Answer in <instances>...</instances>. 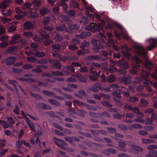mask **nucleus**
Returning <instances> with one entry per match:
<instances>
[{
	"label": "nucleus",
	"mask_w": 157,
	"mask_h": 157,
	"mask_svg": "<svg viewBox=\"0 0 157 157\" xmlns=\"http://www.w3.org/2000/svg\"><path fill=\"white\" fill-rule=\"evenodd\" d=\"M103 27L101 25L100 23L98 25L94 23H91L90 25L86 26L84 29L86 30H92L94 32L99 31L103 29Z\"/></svg>",
	"instance_id": "nucleus-1"
},
{
	"label": "nucleus",
	"mask_w": 157,
	"mask_h": 157,
	"mask_svg": "<svg viewBox=\"0 0 157 157\" xmlns=\"http://www.w3.org/2000/svg\"><path fill=\"white\" fill-rule=\"evenodd\" d=\"M134 48L135 52L138 55L147 58V52L145 51L143 47L139 45H135Z\"/></svg>",
	"instance_id": "nucleus-2"
},
{
	"label": "nucleus",
	"mask_w": 157,
	"mask_h": 157,
	"mask_svg": "<svg viewBox=\"0 0 157 157\" xmlns=\"http://www.w3.org/2000/svg\"><path fill=\"white\" fill-rule=\"evenodd\" d=\"M143 151V149L139 146L133 144L131 146L129 151L133 154H138L140 152H142Z\"/></svg>",
	"instance_id": "nucleus-3"
},
{
	"label": "nucleus",
	"mask_w": 157,
	"mask_h": 157,
	"mask_svg": "<svg viewBox=\"0 0 157 157\" xmlns=\"http://www.w3.org/2000/svg\"><path fill=\"white\" fill-rule=\"evenodd\" d=\"M56 140L55 143L59 147H60L62 149L66 150L67 147V145L65 141L61 139L54 138Z\"/></svg>",
	"instance_id": "nucleus-4"
},
{
	"label": "nucleus",
	"mask_w": 157,
	"mask_h": 157,
	"mask_svg": "<svg viewBox=\"0 0 157 157\" xmlns=\"http://www.w3.org/2000/svg\"><path fill=\"white\" fill-rule=\"evenodd\" d=\"M78 86L74 83L68 84L66 86H62V89L64 91L69 92H72L73 91V89H77Z\"/></svg>",
	"instance_id": "nucleus-5"
},
{
	"label": "nucleus",
	"mask_w": 157,
	"mask_h": 157,
	"mask_svg": "<svg viewBox=\"0 0 157 157\" xmlns=\"http://www.w3.org/2000/svg\"><path fill=\"white\" fill-rule=\"evenodd\" d=\"M131 77L129 75H128L125 77L120 78L119 81L120 82H124L125 84H130L131 81Z\"/></svg>",
	"instance_id": "nucleus-6"
},
{
	"label": "nucleus",
	"mask_w": 157,
	"mask_h": 157,
	"mask_svg": "<svg viewBox=\"0 0 157 157\" xmlns=\"http://www.w3.org/2000/svg\"><path fill=\"white\" fill-rule=\"evenodd\" d=\"M150 45L147 46V50L151 51L156 46V44H157V39H154L151 38L149 40Z\"/></svg>",
	"instance_id": "nucleus-7"
},
{
	"label": "nucleus",
	"mask_w": 157,
	"mask_h": 157,
	"mask_svg": "<svg viewBox=\"0 0 157 157\" xmlns=\"http://www.w3.org/2000/svg\"><path fill=\"white\" fill-rule=\"evenodd\" d=\"M49 62L51 64H52V68L56 69H59L61 67L60 63L56 59L50 60Z\"/></svg>",
	"instance_id": "nucleus-8"
},
{
	"label": "nucleus",
	"mask_w": 157,
	"mask_h": 157,
	"mask_svg": "<svg viewBox=\"0 0 157 157\" xmlns=\"http://www.w3.org/2000/svg\"><path fill=\"white\" fill-rule=\"evenodd\" d=\"M118 62L119 67L121 68L126 69L128 67V64L125 59H121Z\"/></svg>",
	"instance_id": "nucleus-9"
},
{
	"label": "nucleus",
	"mask_w": 157,
	"mask_h": 157,
	"mask_svg": "<svg viewBox=\"0 0 157 157\" xmlns=\"http://www.w3.org/2000/svg\"><path fill=\"white\" fill-rule=\"evenodd\" d=\"M75 95L80 99L83 98V96H86L87 94L85 91L83 90H81L78 91L77 93L75 94Z\"/></svg>",
	"instance_id": "nucleus-10"
},
{
	"label": "nucleus",
	"mask_w": 157,
	"mask_h": 157,
	"mask_svg": "<svg viewBox=\"0 0 157 157\" xmlns=\"http://www.w3.org/2000/svg\"><path fill=\"white\" fill-rule=\"evenodd\" d=\"M56 30L58 31H65L67 32L70 33L67 28L65 24L60 25L56 27Z\"/></svg>",
	"instance_id": "nucleus-11"
},
{
	"label": "nucleus",
	"mask_w": 157,
	"mask_h": 157,
	"mask_svg": "<svg viewBox=\"0 0 157 157\" xmlns=\"http://www.w3.org/2000/svg\"><path fill=\"white\" fill-rule=\"evenodd\" d=\"M16 59L14 57H10L5 60L6 65H10L13 64L16 61Z\"/></svg>",
	"instance_id": "nucleus-12"
},
{
	"label": "nucleus",
	"mask_w": 157,
	"mask_h": 157,
	"mask_svg": "<svg viewBox=\"0 0 157 157\" xmlns=\"http://www.w3.org/2000/svg\"><path fill=\"white\" fill-rule=\"evenodd\" d=\"M130 110L132 111L134 113H136L139 115H140L142 117L144 116V113L140 111L138 107H132V106L130 109Z\"/></svg>",
	"instance_id": "nucleus-13"
},
{
	"label": "nucleus",
	"mask_w": 157,
	"mask_h": 157,
	"mask_svg": "<svg viewBox=\"0 0 157 157\" xmlns=\"http://www.w3.org/2000/svg\"><path fill=\"white\" fill-rule=\"evenodd\" d=\"M10 0H5L0 4V8L5 9L10 4Z\"/></svg>",
	"instance_id": "nucleus-14"
},
{
	"label": "nucleus",
	"mask_w": 157,
	"mask_h": 157,
	"mask_svg": "<svg viewBox=\"0 0 157 157\" xmlns=\"http://www.w3.org/2000/svg\"><path fill=\"white\" fill-rule=\"evenodd\" d=\"M100 57L98 55L89 56L86 59V61H93L94 60H99Z\"/></svg>",
	"instance_id": "nucleus-15"
},
{
	"label": "nucleus",
	"mask_w": 157,
	"mask_h": 157,
	"mask_svg": "<svg viewBox=\"0 0 157 157\" xmlns=\"http://www.w3.org/2000/svg\"><path fill=\"white\" fill-rule=\"evenodd\" d=\"M90 45V43L89 41H87L86 40L84 41L82 43V45L80 46V48L83 50H85L88 52H89V51L88 49H85L86 47H89Z\"/></svg>",
	"instance_id": "nucleus-16"
},
{
	"label": "nucleus",
	"mask_w": 157,
	"mask_h": 157,
	"mask_svg": "<svg viewBox=\"0 0 157 157\" xmlns=\"http://www.w3.org/2000/svg\"><path fill=\"white\" fill-rule=\"evenodd\" d=\"M49 102L52 105H55L57 107H59L61 106L60 103L58 101L54 99H51L48 100Z\"/></svg>",
	"instance_id": "nucleus-17"
},
{
	"label": "nucleus",
	"mask_w": 157,
	"mask_h": 157,
	"mask_svg": "<svg viewBox=\"0 0 157 157\" xmlns=\"http://www.w3.org/2000/svg\"><path fill=\"white\" fill-rule=\"evenodd\" d=\"M38 33L40 34L43 39H49L50 36L49 35L47 34L46 32L44 30H40L38 31Z\"/></svg>",
	"instance_id": "nucleus-18"
},
{
	"label": "nucleus",
	"mask_w": 157,
	"mask_h": 157,
	"mask_svg": "<svg viewBox=\"0 0 157 157\" xmlns=\"http://www.w3.org/2000/svg\"><path fill=\"white\" fill-rule=\"evenodd\" d=\"M28 13V12L26 11H21V12L18 14L15 15V18L17 20L20 19L22 17L26 16Z\"/></svg>",
	"instance_id": "nucleus-19"
},
{
	"label": "nucleus",
	"mask_w": 157,
	"mask_h": 157,
	"mask_svg": "<svg viewBox=\"0 0 157 157\" xmlns=\"http://www.w3.org/2000/svg\"><path fill=\"white\" fill-rule=\"evenodd\" d=\"M41 2L39 0H33L32 1V4L34 9H38L40 5Z\"/></svg>",
	"instance_id": "nucleus-20"
},
{
	"label": "nucleus",
	"mask_w": 157,
	"mask_h": 157,
	"mask_svg": "<svg viewBox=\"0 0 157 157\" xmlns=\"http://www.w3.org/2000/svg\"><path fill=\"white\" fill-rule=\"evenodd\" d=\"M21 38V35L19 34H16L12 37V40L10 41V43L11 44H13V41H16Z\"/></svg>",
	"instance_id": "nucleus-21"
},
{
	"label": "nucleus",
	"mask_w": 157,
	"mask_h": 157,
	"mask_svg": "<svg viewBox=\"0 0 157 157\" xmlns=\"http://www.w3.org/2000/svg\"><path fill=\"white\" fill-rule=\"evenodd\" d=\"M33 26L31 22H27L24 24V28L25 29L30 30L33 28Z\"/></svg>",
	"instance_id": "nucleus-22"
},
{
	"label": "nucleus",
	"mask_w": 157,
	"mask_h": 157,
	"mask_svg": "<svg viewBox=\"0 0 157 157\" xmlns=\"http://www.w3.org/2000/svg\"><path fill=\"white\" fill-rule=\"evenodd\" d=\"M99 115L100 117L101 118H103L104 117L110 118L111 117L110 113L106 111H104L101 113H99Z\"/></svg>",
	"instance_id": "nucleus-23"
},
{
	"label": "nucleus",
	"mask_w": 157,
	"mask_h": 157,
	"mask_svg": "<svg viewBox=\"0 0 157 157\" xmlns=\"http://www.w3.org/2000/svg\"><path fill=\"white\" fill-rule=\"evenodd\" d=\"M27 124L29 126L31 129L33 131H34L35 128L34 124L32 122H31L29 118H26L25 120Z\"/></svg>",
	"instance_id": "nucleus-24"
},
{
	"label": "nucleus",
	"mask_w": 157,
	"mask_h": 157,
	"mask_svg": "<svg viewBox=\"0 0 157 157\" xmlns=\"http://www.w3.org/2000/svg\"><path fill=\"white\" fill-rule=\"evenodd\" d=\"M17 50V48L16 46H13L9 47L6 50V53L7 54L15 52Z\"/></svg>",
	"instance_id": "nucleus-25"
},
{
	"label": "nucleus",
	"mask_w": 157,
	"mask_h": 157,
	"mask_svg": "<svg viewBox=\"0 0 157 157\" xmlns=\"http://www.w3.org/2000/svg\"><path fill=\"white\" fill-rule=\"evenodd\" d=\"M144 65L149 70H150L151 68L150 67V66H152V63L151 61L146 60L144 63Z\"/></svg>",
	"instance_id": "nucleus-26"
},
{
	"label": "nucleus",
	"mask_w": 157,
	"mask_h": 157,
	"mask_svg": "<svg viewBox=\"0 0 157 157\" xmlns=\"http://www.w3.org/2000/svg\"><path fill=\"white\" fill-rule=\"evenodd\" d=\"M86 145L89 147H97L99 146V145L98 144L92 142L90 141H89L87 142H86Z\"/></svg>",
	"instance_id": "nucleus-27"
},
{
	"label": "nucleus",
	"mask_w": 157,
	"mask_h": 157,
	"mask_svg": "<svg viewBox=\"0 0 157 157\" xmlns=\"http://www.w3.org/2000/svg\"><path fill=\"white\" fill-rule=\"evenodd\" d=\"M32 4L28 2L24 4L21 8V9L25 10L30 9L32 6Z\"/></svg>",
	"instance_id": "nucleus-28"
},
{
	"label": "nucleus",
	"mask_w": 157,
	"mask_h": 157,
	"mask_svg": "<svg viewBox=\"0 0 157 157\" xmlns=\"http://www.w3.org/2000/svg\"><path fill=\"white\" fill-rule=\"evenodd\" d=\"M148 103L147 101L144 99L141 100L140 102L139 106L141 107H145L147 105Z\"/></svg>",
	"instance_id": "nucleus-29"
},
{
	"label": "nucleus",
	"mask_w": 157,
	"mask_h": 157,
	"mask_svg": "<svg viewBox=\"0 0 157 157\" xmlns=\"http://www.w3.org/2000/svg\"><path fill=\"white\" fill-rule=\"evenodd\" d=\"M53 50L56 52L59 51L61 49V45L59 44H55L52 45Z\"/></svg>",
	"instance_id": "nucleus-30"
},
{
	"label": "nucleus",
	"mask_w": 157,
	"mask_h": 157,
	"mask_svg": "<svg viewBox=\"0 0 157 157\" xmlns=\"http://www.w3.org/2000/svg\"><path fill=\"white\" fill-rule=\"evenodd\" d=\"M34 55L38 57H42L45 56V54L44 52H40L37 51H35L34 53Z\"/></svg>",
	"instance_id": "nucleus-31"
},
{
	"label": "nucleus",
	"mask_w": 157,
	"mask_h": 157,
	"mask_svg": "<svg viewBox=\"0 0 157 157\" xmlns=\"http://www.w3.org/2000/svg\"><path fill=\"white\" fill-rule=\"evenodd\" d=\"M49 12V10L46 8H43L40 10V13L41 15L44 16Z\"/></svg>",
	"instance_id": "nucleus-32"
},
{
	"label": "nucleus",
	"mask_w": 157,
	"mask_h": 157,
	"mask_svg": "<svg viewBox=\"0 0 157 157\" xmlns=\"http://www.w3.org/2000/svg\"><path fill=\"white\" fill-rule=\"evenodd\" d=\"M68 29L70 30H73L79 28V26L77 25L70 24L68 26Z\"/></svg>",
	"instance_id": "nucleus-33"
},
{
	"label": "nucleus",
	"mask_w": 157,
	"mask_h": 157,
	"mask_svg": "<svg viewBox=\"0 0 157 157\" xmlns=\"http://www.w3.org/2000/svg\"><path fill=\"white\" fill-rule=\"evenodd\" d=\"M40 105L44 109H52V107L49 105L43 103H39Z\"/></svg>",
	"instance_id": "nucleus-34"
},
{
	"label": "nucleus",
	"mask_w": 157,
	"mask_h": 157,
	"mask_svg": "<svg viewBox=\"0 0 157 157\" xmlns=\"http://www.w3.org/2000/svg\"><path fill=\"white\" fill-rule=\"evenodd\" d=\"M79 71L82 73H87L89 71L88 67L86 66H83L80 68L79 69Z\"/></svg>",
	"instance_id": "nucleus-35"
},
{
	"label": "nucleus",
	"mask_w": 157,
	"mask_h": 157,
	"mask_svg": "<svg viewBox=\"0 0 157 157\" xmlns=\"http://www.w3.org/2000/svg\"><path fill=\"white\" fill-rule=\"evenodd\" d=\"M51 73L53 75L56 76H60L64 75V74L62 72L59 71H53Z\"/></svg>",
	"instance_id": "nucleus-36"
},
{
	"label": "nucleus",
	"mask_w": 157,
	"mask_h": 157,
	"mask_svg": "<svg viewBox=\"0 0 157 157\" xmlns=\"http://www.w3.org/2000/svg\"><path fill=\"white\" fill-rule=\"evenodd\" d=\"M107 80L109 82H113L115 81V78L113 75H111L107 77Z\"/></svg>",
	"instance_id": "nucleus-37"
},
{
	"label": "nucleus",
	"mask_w": 157,
	"mask_h": 157,
	"mask_svg": "<svg viewBox=\"0 0 157 157\" xmlns=\"http://www.w3.org/2000/svg\"><path fill=\"white\" fill-rule=\"evenodd\" d=\"M139 116V117L134 120V121L136 122L144 123V121L143 118L144 117V116L143 117H141L140 115Z\"/></svg>",
	"instance_id": "nucleus-38"
},
{
	"label": "nucleus",
	"mask_w": 157,
	"mask_h": 157,
	"mask_svg": "<svg viewBox=\"0 0 157 157\" xmlns=\"http://www.w3.org/2000/svg\"><path fill=\"white\" fill-rule=\"evenodd\" d=\"M131 126L132 128V129H141L142 128V126L141 124H132L131 125Z\"/></svg>",
	"instance_id": "nucleus-39"
},
{
	"label": "nucleus",
	"mask_w": 157,
	"mask_h": 157,
	"mask_svg": "<svg viewBox=\"0 0 157 157\" xmlns=\"http://www.w3.org/2000/svg\"><path fill=\"white\" fill-rule=\"evenodd\" d=\"M68 111L70 114L74 118H76V117L75 116H72L73 114H78V113H76L75 109H72L70 108L68 109Z\"/></svg>",
	"instance_id": "nucleus-40"
},
{
	"label": "nucleus",
	"mask_w": 157,
	"mask_h": 157,
	"mask_svg": "<svg viewBox=\"0 0 157 157\" xmlns=\"http://www.w3.org/2000/svg\"><path fill=\"white\" fill-rule=\"evenodd\" d=\"M43 92L44 94L50 96H55V94L53 92L48 90H43Z\"/></svg>",
	"instance_id": "nucleus-41"
},
{
	"label": "nucleus",
	"mask_w": 157,
	"mask_h": 157,
	"mask_svg": "<svg viewBox=\"0 0 157 157\" xmlns=\"http://www.w3.org/2000/svg\"><path fill=\"white\" fill-rule=\"evenodd\" d=\"M76 77L80 82H85L86 81V78L81 75H79Z\"/></svg>",
	"instance_id": "nucleus-42"
},
{
	"label": "nucleus",
	"mask_w": 157,
	"mask_h": 157,
	"mask_svg": "<svg viewBox=\"0 0 157 157\" xmlns=\"http://www.w3.org/2000/svg\"><path fill=\"white\" fill-rule=\"evenodd\" d=\"M31 94L33 97L35 98L36 100H42L43 99L42 97L40 95L34 94L32 92H31Z\"/></svg>",
	"instance_id": "nucleus-43"
},
{
	"label": "nucleus",
	"mask_w": 157,
	"mask_h": 157,
	"mask_svg": "<svg viewBox=\"0 0 157 157\" xmlns=\"http://www.w3.org/2000/svg\"><path fill=\"white\" fill-rule=\"evenodd\" d=\"M123 116L125 117L126 118H133L134 117V115L132 113H124L123 114Z\"/></svg>",
	"instance_id": "nucleus-44"
},
{
	"label": "nucleus",
	"mask_w": 157,
	"mask_h": 157,
	"mask_svg": "<svg viewBox=\"0 0 157 157\" xmlns=\"http://www.w3.org/2000/svg\"><path fill=\"white\" fill-rule=\"evenodd\" d=\"M90 33L88 32H83L81 34V38H85L90 36Z\"/></svg>",
	"instance_id": "nucleus-45"
},
{
	"label": "nucleus",
	"mask_w": 157,
	"mask_h": 157,
	"mask_svg": "<svg viewBox=\"0 0 157 157\" xmlns=\"http://www.w3.org/2000/svg\"><path fill=\"white\" fill-rule=\"evenodd\" d=\"M23 144V140H19L16 141L15 143V145L16 147L19 149Z\"/></svg>",
	"instance_id": "nucleus-46"
},
{
	"label": "nucleus",
	"mask_w": 157,
	"mask_h": 157,
	"mask_svg": "<svg viewBox=\"0 0 157 157\" xmlns=\"http://www.w3.org/2000/svg\"><path fill=\"white\" fill-rule=\"evenodd\" d=\"M66 13L69 16L74 17L76 15L75 12L73 10H71L67 11Z\"/></svg>",
	"instance_id": "nucleus-47"
},
{
	"label": "nucleus",
	"mask_w": 157,
	"mask_h": 157,
	"mask_svg": "<svg viewBox=\"0 0 157 157\" xmlns=\"http://www.w3.org/2000/svg\"><path fill=\"white\" fill-rule=\"evenodd\" d=\"M124 137V135L119 133H115L114 134V139L117 141L119 138H123Z\"/></svg>",
	"instance_id": "nucleus-48"
},
{
	"label": "nucleus",
	"mask_w": 157,
	"mask_h": 157,
	"mask_svg": "<svg viewBox=\"0 0 157 157\" xmlns=\"http://www.w3.org/2000/svg\"><path fill=\"white\" fill-rule=\"evenodd\" d=\"M77 81V79L75 78L70 77L66 79V81L68 83L75 82Z\"/></svg>",
	"instance_id": "nucleus-49"
},
{
	"label": "nucleus",
	"mask_w": 157,
	"mask_h": 157,
	"mask_svg": "<svg viewBox=\"0 0 157 157\" xmlns=\"http://www.w3.org/2000/svg\"><path fill=\"white\" fill-rule=\"evenodd\" d=\"M2 13L5 16L7 17L9 16L11 13V11L10 10H7V12L5 11V10H2L1 11Z\"/></svg>",
	"instance_id": "nucleus-50"
},
{
	"label": "nucleus",
	"mask_w": 157,
	"mask_h": 157,
	"mask_svg": "<svg viewBox=\"0 0 157 157\" xmlns=\"http://www.w3.org/2000/svg\"><path fill=\"white\" fill-rule=\"evenodd\" d=\"M89 21V20L88 18L87 17L83 16L82 18V21H80V23L82 22L84 25H86L87 24Z\"/></svg>",
	"instance_id": "nucleus-51"
},
{
	"label": "nucleus",
	"mask_w": 157,
	"mask_h": 157,
	"mask_svg": "<svg viewBox=\"0 0 157 157\" xmlns=\"http://www.w3.org/2000/svg\"><path fill=\"white\" fill-rule=\"evenodd\" d=\"M74 102L78 105L79 106H85L87 105L86 103L82 102V101L78 100H74Z\"/></svg>",
	"instance_id": "nucleus-52"
},
{
	"label": "nucleus",
	"mask_w": 157,
	"mask_h": 157,
	"mask_svg": "<svg viewBox=\"0 0 157 157\" xmlns=\"http://www.w3.org/2000/svg\"><path fill=\"white\" fill-rule=\"evenodd\" d=\"M118 145L119 147L123 148L126 147V144L125 141H120L118 143Z\"/></svg>",
	"instance_id": "nucleus-53"
},
{
	"label": "nucleus",
	"mask_w": 157,
	"mask_h": 157,
	"mask_svg": "<svg viewBox=\"0 0 157 157\" xmlns=\"http://www.w3.org/2000/svg\"><path fill=\"white\" fill-rule=\"evenodd\" d=\"M90 116L92 117L98 118L99 115V113H96L94 112H90L89 113Z\"/></svg>",
	"instance_id": "nucleus-54"
},
{
	"label": "nucleus",
	"mask_w": 157,
	"mask_h": 157,
	"mask_svg": "<svg viewBox=\"0 0 157 157\" xmlns=\"http://www.w3.org/2000/svg\"><path fill=\"white\" fill-rule=\"evenodd\" d=\"M153 121L151 118L148 117L146 119L145 124V125H150L152 124Z\"/></svg>",
	"instance_id": "nucleus-55"
},
{
	"label": "nucleus",
	"mask_w": 157,
	"mask_h": 157,
	"mask_svg": "<svg viewBox=\"0 0 157 157\" xmlns=\"http://www.w3.org/2000/svg\"><path fill=\"white\" fill-rule=\"evenodd\" d=\"M98 109H100V107L97 105H95L94 106L92 105H89L88 109L90 110L94 111H96Z\"/></svg>",
	"instance_id": "nucleus-56"
},
{
	"label": "nucleus",
	"mask_w": 157,
	"mask_h": 157,
	"mask_svg": "<svg viewBox=\"0 0 157 157\" xmlns=\"http://www.w3.org/2000/svg\"><path fill=\"white\" fill-rule=\"evenodd\" d=\"M122 53L123 55L126 58L129 59L131 57V56L130 53L126 51H123L122 52Z\"/></svg>",
	"instance_id": "nucleus-57"
},
{
	"label": "nucleus",
	"mask_w": 157,
	"mask_h": 157,
	"mask_svg": "<svg viewBox=\"0 0 157 157\" xmlns=\"http://www.w3.org/2000/svg\"><path fill=\"white\" fill-rule=\"evenodd\" d=\"M154 112H155V111L154 110L152 109V108H148L147 109H145L144 111V112L146 114H152Z\"/></svg>",
	"instance_id": "nucleus-58"
},
{
	"label": "nucleus",
	"mask_w": 157,
	"mask_h": 157,
	"mask_svg": "<svg viewBox=\"0 0 157 157\" xmlns=\"http://www.w3.org/2000/svg\"><path fill=\"white\" fill-rule=\"evenodd\" d=\"M29 17L31 19H33L38 17V14L36 12L31 13L29 15Z\"/></svg>",
	"instance_id": "nucleus-59"
},
{
	"label": "nucleus",
	"mask_w": 157,
	"mask_h": 157,
	"mask_svg": "<svg viewBox=\"0 0 157 157\" xmlns=\"http://www.w3.org/2000/svg\"><path fill=\"white\" fill-rule=\"evenodd\" d=\"M114 100L115 102V105L118 106H121L123 105V103L119 100L114 98Z\"/></svg>",
	"instance_id": "nucleus-60"
},
{
	"label": "nucleus",
	"mask_w": 157,
	"mask_h": 157,
	"mask_svg": "<svg viewBox=\"0 0 157 157\" xmlns=\"http://www.w3.org/2000/svg\"><path fill=\"white\" fill-rule=\"evenodd\" d=\"M144 129L149 131H153L155 129L154 127L150 126H145L144 127Z\"/></svg>",
	"instance_id": "nucleus-61"
},
{
	"label": "nucleus",
	"mask_w": 157,
	"mask_h": 157,
	"mask_svg": "<svg viewBox=\"0 0 157 157\" xmlns=\"http://www.w3.org/2000/svg\"><path fill=\"white\" fill-rule=\"evenodd\" d=\"M117 126L119 129L121 130L126 131L127 130V128L125 125L121 124H119L117 125Z\"/></svg>",
	"instance_id": "nucleus-62"
},
{
	"label": "nucleus",
	"mask_w": 157,
	"mask_h": 157,
	"mask_svg": "<svg viewBox=\"0 0 157 157\" xmlns=\"http://www.w3.org/2000/svg\"><path fill=\"white\" fill-rule=\"evenodd\" d=\"M48 62L47 59H42L37 61V63L39 64H47Z\"/></svg>",
	"instance_id": "nucleus-63"
},
{
	"label": "nucleus",
	"mask_w": 157,
	"mask_h": 157,
	"mask_svg": "<svg viewBox=\"0 0 157 157\" xmlns=\"http://www.w3.org/2000/svg\"><path fill=\"white\" fill-rule=\"evenodd\" d=\"M50 19L49 17H45L43 21V23L44 25H47L48 23L50 22Z\"/></svg>",
	"instance_id": "nucleus-64"
}]
</instances>
